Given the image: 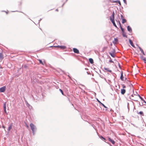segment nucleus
Instances as JSON below:
<instances>
[{
  "instance_id": "nucleus-33",
  "label": "nucleus",
  "mask_w": 146,
  "mask_h": 146,
  "mask_svg": "<svg viewBox=\"0 0 146 146\" xmlns=\"http://www.w3.org/2000/svg\"><path fill=\"white\" fill-rule=\"evenodd\" d=\"M101 104H102V103L98 100H97Z\"/></svg>"
},
{
  "instance_id": "nucleus-1",
  "label": "nucleus",
  "mask_w": 146,
  "mask_h": 146,
  "mask_svg": "<svg viewBox=\"0 0 146 146\" xmlns=\"http://www.w3.org/2000/svg\"><path fill=\"white\" fill-rule=\"evenodd\" d=\"M31 128L33 134L35 133V132L36 129L35 126L33 123H31L30 124Z\"/></svg>"
},
{
  "instance_id": "nucleus-36",
  "label": "nucleus",
  "mask_w": 146,
  "mask_h": 146,
  "mask_svg": "<svg viewBox=\"0 0 146 146\" xmlns=\"http://www.w3.org/2000/svg\"><path fill=\"white\" fill-rule=\"evenodd\" d=\"M119 25L120 26V27H121V23H120V21H119Z\"/></svg>"
},
{
  "instance_id": "nucleus-12",
  "label": "nucleus",
  "mask_w": 146,
  "mask_h": 146,
  "mask_svg": "<svg viewBox=\"0 0 146 146\" xmlns=\"http://www.w3.org/2000/svg\"><path fill=\"white\" fill-rule=\"evenodd\" d=\"M121 93L122 94H124L126 90L124 89H121Z\"/></svg>"
},
{
  "instance_id": "nucleus-40",
  "label": "nucleus",
  "mask_w": 146,
  "mask_h": 146,
  "mask_svg": "<svg viewBox=\"0 0 146 146\" xmlns=\"http://www.w3.org/2000/svg\"><path fill=\"white\" fill-rule=\"evenodd\" d=\"M110 62H113L112 60H110Z\"/></svg>"
},
{
  "instance_id": "nucleus-44",
  "label": "nucleus",
  "mask_w": 146,
  "mask_h": 146,
  "mask_svg": "<svg viewBox=\"0 0 146 146\" xmlns=\"http://www.w3.org/2000/svg\"><path fill=\"white\" fill-rule=\"evenodd\" d=\"M124 1H126V0H123Z\"/></svg>"
},
{
  "instance_id": "nucleus-39",
  "label": "nucleus",
  "mask_w": 146,
  "mask_h": 146,
  "mask_svg": "<svg viewBox=\"0 0 146 146\" xmlns=\"http://www.w3.org/2000/svg\"><path fill=\"white\" fill-rule=\"evenodd\" d=\"M133 100H135V99L134 98H131Z\"/></svg>"
},
{
  "instance_id": "nucleus-17",
  "label": "nucleus",
  "mask_w": 146,
  "mask_h": 146,
  "mask_svg": "<svg viewBox=\"0 0 146 146\" xmlns=\"http://www.w3.org/2000/svg\"><path fill=\"white\" fill-rule=\"evenodd\" d=\"M111 55V56L113 57H114L115 56V53H109Z\"/></svg>"
},
{
  "instance_id": "nucleus-38",
  "label": "nucleus",
  "mask_w": 146,
  "mask_h": 146,
  "mask_svg": "<svg viewBox=\"0 0 146 146\" xmlns=\"http://www.w3.org/2000/svg\"><path fill=\"white\" fill-rule=\"evenodd\" d=\"M2 127H3V128L4 129H5V127L4 126H2Z\"/></svg>"
},
{
  "instance_id": "nucleus-18",
  "label": "nucleus",
  "mask_w": 146,
  "mask_h": 146,
  "mask_svg": "<svg viewBox=\"0 0 146 146\" xmlns=\"http://www.w3.org/2000/svg\"><path fill=\"white\" fill-rule=\"evenodd\" d=\"M120 78L121 80H122V81L123 80V76L122 72H121Z\"/></svg>"
},
{
  "instance_id": "nucleus-21",
  "label": "nucleus",
  "mask_w": 146,
  "mask_h": 146,
  "mask_svg": "<svg viewBox=\"0 0 146 146\" xmlns=\"http://www.w3.org/2000/svg\"><path fill=\"white\" fill-rule=\"evenodd\" d=\"M141 58L142 60L144 61L145 62L146 61V60L145 59V58L143 56H141Z\"/></svg>"
},
{
  "instance_id": "nucleus-6",
  "label": "nucleus",
  "mask_w": 146,
  "mask_h": 146,
  "mask_svg": "<svg viewBox=\"0 0 146 146\" xmlns=\"http://www.w3.org/2000/svg\"><path fill=\"white\" fill-rule=\"evenodd\" d=\"M6 102H4L3 104V108L4 109V111H5V112L7 114V112L6 110Z\"/></svg>"
},
{
  "instance_id": "nucleus-34",
  "label": "nucleus",
  "mask_w": 146,
  "mask_h": 146,
  "mask_svg": "<svg viewBox=\"0 0 146 146\" xmlns=\"http://www.w3.org/2000/svg\"><path fill=\"white\" fill-rule=\"evenodd\" d=\"M135 96V95H133V94L131 96V97H133V96Z\"/></svg>"
},
{
  "instance_id": "nucleus-19",
  "label": "nucleus",
  "mask_w": 146,
  "mask_h": 146,
  "mask_svg": "<svg viewBox=\"0 0 146 146\" xmlns=\"http://www.w3.org/2000/svg\"><path fill=\"white\" fill-rule=\"evenodd\" d=\"M38 60L39 61L40 63L42 64V65H44V64L43 63L42 60L40 59H38Z\"/></svg>"
},
{
  "instance_id": "nucleus-29",
  "label": "nucleus",
  "mask_w": 146,
  "mask_h": 146,
  "mask_svg": "<svg viewBox=\"0 0 146 146\" xmlns=\"http://www.w3.org/2000/svg\"><path fill=\"white\" fill-rule=\"evenodd\" d=\"M59 90L61 92L62 94V95H64V94H63V92L62 90L61 89H60Z\"/></svg>"
},
{
  "instance_id": "nucleus-25",
  "label": "nucleus",
  "mask_w": 146,
  "mask_h": 146,
  "mask_svg": "<svg viewBox=\"0 0 146 146\" xmlns=\"http://www.w3.org/2000/svg\"><path fill=\"white\" fill-rule=\"evenodd\" d=\"M139 98H140L141 99V100H142V101H143L144 102H145H145L143 100V99L139 95Z\"/></svg>"
},
{
  "instance_id": "nucleus-45",
  "label": "nucleus",
  "mask_w": 146,
  "mask_h": 146,
  "mask_svg": "<svg viewBox=\"0 0 146 146\" xmlns=\"http://www.w3.org/2000/svg\"><path fill=\"white\" fill-rule=\"evenodd\" d=\"M144 62H145V63H146V61Z\"/></svg>"
},
{
  "instance_id": "nucleus-2",
  "label": "nucleus",
  "mask_w": 146,
  "mask_h": 146,
  "mask_svg": "<svg viewBox=\"0 0 146 146\" xmlns=\"http://www.w3.org/2000/svg\"><path fill=\"white\" fill-rule=\"evenodd\" d=\"M114 15L115 13L114 11H113L112 15L110 17V19L111 21H115Z\"/></svg>"
},
{
  "instance_id": "nucleus-13",
  "label": "nucleus",
  "mask_w": 146,
  "mask_h": 146,
  "mask_svg": "<svg viewBox=\"0 0 146 146\" xmlns=\"http://www.w3.org/2000/svg\"><path fill=\"white\" fill-rule=\"evenodd\" d=\"M129 42L131 45L133 47H135V46L131 40L130 39L129 40Z\"/></svg>"
},
{
  "instance_id": "nucleus-42",
  "label": "nucleus",
  "mask_w": 146,
  "mask_h": 146,
  "mask_svg": "<svg viewBox=\"0 0 146 146\" xmlns=\"http://www.w3.org/2000/svg\"><path fill=\"white\" fill-rule=\"evenodd\" d=\"M101 137L102 139L103 138H104V137H103L102 136H101Z\"/></svg>"
},
{
  "instance_id": "nucleus-14",
  "label": "nucleus",
  "mask_w": 146,
  "mask_h": 146,
  "mask_svg": "<svg viewBox=\"0 0 146 146\" xmlns=\"http://www.w3.org/2000/svg\"><path fill=\"white\" fill-rule=\"evenodd\" d=\"M12 123L10 124L8 128V131H9L12 128Z\"/></svg>"
},
{
  "instance_id": "nucleus-27",
  "label": "nucleus",
  "mask_w": 146,
  "mask_h": 146,
  "mask_svg": "<svg viewBox=\"0 0 146 146\" xmlns=\"http://www.w3.org/2000/svg\"><path fill=\"white\" fill-rule=\"evenodd\" d=\"M120 27V28H121V31H122L123 33H124V29L122 28V27L121 26Z\"/></svg>"
},
{
  "instance_id": "nucleus-30",
  "label": "nucleus",
  "mask_w": 146,
  "mask_h": 146,
  "mask_svg": "<svg viewBox=\"0 0 146 146\" xmlns=\"http://www.w3.org/2000/svg\"><path fill=\"white\" fill-rule=\"evenodd\" d=\"M122 87L123 88H126V86L124 84L122 85Z\"/></svg>"
},
{
  "instance_id": "nucleus-16",
  "label": "nucleus",
  "mask_w": 146,
  "mask_h": 146,
  "mask_svg": "<svg viewBox=\"0 0 146 146\" xmlns=\"http://www.w3.org/2000/svg\"><path fill=\"white\" fill-rule=\"evenodd\" d=\"M89 62L91 64H93L94 63L93 60L92 58H90L89 59Z\"/></svg>"
},
{
  "instance_id": "nucleus-8",
  "label": "nucleus",
  "mask_w": 146,
  "mask_h": 146,
  "mask_svg": "<svg viewBox=\"0 0 146 146\" xmlns=\"http://www.w3.org/2000/svg\"><path fill=\"white\" fill-rule=\"evenodd\" d=\"M121 18L122 19V23L123 24L124 23L126 22V20L125 19L123 18V17L122 15L121 16Z\"/></svg>"
},
{
  "instance_id": "nucleus-31",
  "label": "nucleus",
  "mask_w": 146,
  "mask_h": 146,
  "mask_svg": "<svg viewBox=\"0 0 146 146\" xmlns=\"http://www.w3.org/2000/svg\"><path fill=\"white\" fill-rule=\"evenodd\" d=\"M101 105H102L103 106V107H104L105 108H107L106 107V106L104 105L102 103V104H101Z\"/></svg>"
},
{
  "instance_id": "nucleus-10",
  "label": "nucleus",
  "mask_w": 146,
  "mask_h": 146,
  "mask_svg": "<svg viewBox=\"0 0 146 146\" xmlns=\"http://www.w3.org/2000/svg\"><path fill=\"white\" fill-rule=\"evenodd\" d=\"M104 69L106 71L108 72H111V71L109 69V68L104 67Z\"/></svg>"
},
{
  "instance_id": "nucleus-43",
  "label": "nucleus",
  "mask_w": 146,
  "mask_h": 146,
  "mask_svg": "<svg viewBox=\"0 0 146 146\" xmlns=\"http://www.w3.org/2000/svg\"><path fill=\"white\" fill-rule=\"evenodd\" d=\"M56 11H58V9H56Z\"/></svg>"
},
{
  "instance_id": "nucleus-41",
  "label": "nucleus",
  "mask_w": 146,
  "mask_h": 146,
  "mask_svg": "<svg viewBox=\"0 0 146 146\" xmlns=\"http://www.w3.org/2000/svg\"><path fill=\"white\" fill-rule=\"evenodd\" d=\"M103 139H104V140H105L106 139L105 138H104H104H103Z\"/></svg>"
},
{
  "instance_id": "nucleus-7",
  "label": "nucleus",
  "mask_w": 146,
  "mask_h": 146,
  "mask_svg": "<svg viewBox=\"0 0 146 146\" xmlns=\"http://www.w3.org/2000/svg\"><path fill=\"white\" fill-rule=\"evenodd\" d=\"M73 51L76 54H79V50L77 49V48H73Z\"/></svg>"
},
{
  "instance_id": "nucleus-15",
  "label": "nucleus",
  "mask_w": 146,
  "mask_h": 146,
  "mask_svg": "<svg viewBox=\"0 0 146 146\" xmlns=\"http://www.w3.org/2000/svg\"><path fill=\"white\" fill-rule=\"evenodd\" d=\"M127 30L130 32H131L132 31V29L129 26H127Z\"/></svg>"
},
{
  "instance_id": "nucleus-37",
  "label": "nucleus",
  "mask_w": 146,
  "mask_h": 146,
  "mask_svg": "<svg viewBox=\"0 0 146 146\" xmlns=\"http://www.w3.org/2000/svg\"><path fill=\"white\" fill-rule=\"evenodd\" d=\"M143 54L144 55H145V54L144 53V51H143V52H142Z\"/></svg>"
},
{
  "instance_id": "nucleus-11",
  "label": "nucleus",
  "mask_w": 146,
  "mask_h": 146,
  "mask_svg": "<svg viewBox=\"0 0 146 146\" xmlns=\"http://www.w3.org/2000/svg\"><path fill=\"white\" fill-rule=\"evenodd\" d=\"M118 40L117 38H115L114 40L113 41V43L115 44H117L118 42Z\"/></svg>"
},
{
  "instance_id": "nucleus-24",
  "label": "nucleus",
  "mask_w": 146,
  "mask_h": 146,
  "mask_svg": "<svg viewBox=\"0 0 146 146\" xmlns=\"http://www.w3.org/2000/svg\"><path fill=\"white\" fill-rule=\"evenodd\" d=\"M115 2L118 3L121 6V2L120 1H116Z\"/></svg>"
},
{
  "instance_id": "nucleus-22",
  "label": "nucleus",
  "mask_w": 146,
  "mask_h": 146,
  "mask_svg": "<svg viewBox=\"0 0 146 146\" xmlns=\"http://www.w3.org/2000/svg\"><path fill=\"white\" fill-rule=\"evenodd\" d=\"M108 48L107 46H105L103 48V51L104 52V51H105V50L107 49Z\"/></svg>"
},
{
  "instance_id": "nucleus-5",
  "label": "nucleus",
  "mask_w": 146,
  "mask_h": 146,
  "mask_svg": "<svg viewBox=\"0 0 146 146\" xmlns=\"http://www.w3.org/2000/svg\"><path fill=\"white\" fill-rule=\"evenodd\" d=\"M4 58L3 53L2 52H0V62L2 61Z\"/></svg>"
},
{
  "instance_id": "nucleus-9",
  "label": "nucleus",
  "mask_w": 146,
  "mask_h": 146,
  "mask_svg": "<svg viewBox=\"0 0 146 146\" xmlns=\"http://www.w3.org/2000/svg\"><path fill=\"white\" fill-rule=\"evenodd\" d=\"M108 140L110 142H111L112 143V144H113V145L115 143V142L110 137L108 138Z\"/></svg>"
},
{
  "instance_id": "nucleus-26",
  "label": "nucleus",
  "mask_w": 146,
  "mask_h": 146,
  "mask_svg": "<svg viewBox=\"0 0 146 146\" xmlns=\"http://www.w3.org/2000/svg\"><path fill=\"white\" fill-rule=\"evenodd\" d=\"M123 37H127V36L124 33H123Z\"/></svg>"
},
{
  "instance_id": "nucleus-35",
  "label": "nucleus",
  "mask_w": 146,
  "mask_h": 146,
  "mask_svg": "<svg viewBox=\"0 0 146 146\" xmlns=\"http://www.w3.org/2000/svg\"><path fill=\"white\" fill-rule=\"evenodd\" d=\"M26 127H27V128H28V127H29V126H28V125H27V124H26Z\"/></svg>"
},
{
  "instance_id": "nucleus-28",
  "label": "nucleus",
  "mask_w": 146,
  "mask_h": 146,
  "mask_svg": "<svg viewBox=\"0 0 146 146\" xmlns=\"http://www.w3.org/2000/svg\"><path fill=\"white\" fill-rule=\"evenodd\" d=\"M139 49L142 52L143 51V49L141 47H139Z\"/></svg>"
},
{
  "instance_id": "nucleus-20",
  "label": "nucleus",
  "mask_w": 146,
  "mask_h": 146,
  "mask_svg": "<svg viewBox=\"0 0 146 146\" xmlns=\"http://www.w3.org/2000/svg\"><path fill=\"white\" fill-rule=\"evenodd\" d=\"M112 22V23H113V25L115 27H117V26L115 24V21H111Z\"/></svg>"
},
{
  "instance_id": "nucleus-32",
  "label": "nucleus",
  "mask_w": 146,
  "mask_h": 146,
  "mask_svg": "<svg viewBox=\"0 0 146 146\" xmlns=\"http://www.w3.org/2000/svg\"><path fill=\"white\" fill-rule=\"evenodd\" d=\"M139 113L141 115H142L143 114V112H142V111H140V112H139Z\"/></svg>"
},
{
  "instance_id": "nucleus-4",
  "label": "nucleus",
  "mask_w": 146,
  "mask_h": 146,
  "mask_svg": "<svg viewBox=\"0 0 146 146\" xmlns=\"http://www.w3.org/2000/svg\"><path fill=\"white\" fill-rule=\"evenodd\" d=\"M6 89L5 86H3L0 88V92H5Z\"/></svg>"
},
{
  "instance_id": "nucleus-3",
  "label": "nucleus",
  "mask_w": 146,
  "mask_h": 146,
  "mask_svg": "<svg viewBox=\"0 0 146 146\" xmlns=\"http://www.w3.org/2000/svg\"><path fill=\"white\" fill-rule=\"evenodd\" d=\"M53 47V46H51L50 47ZM53 47H55L59 48H60V49H62V50H64V49H65V48H66V46H53Z\"/></svg>"
},
{
  "instance_id": "nucleus-23",
  "label": "nucleus",
  "mask_w": 146,
  "mask_h": 146,
  "mask_svg": "<svg viewBox=\"0 0 146 146\" xmlns=\"http://www.w3.org/2000/svg\"><path fill=\"white\" fill-rule=\"evenodd\" d=\"M110 53H115V50L114 49H112V51L111 52H110Z\"/></svg>"
}]
</instances>
